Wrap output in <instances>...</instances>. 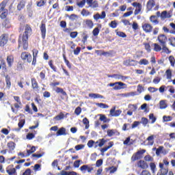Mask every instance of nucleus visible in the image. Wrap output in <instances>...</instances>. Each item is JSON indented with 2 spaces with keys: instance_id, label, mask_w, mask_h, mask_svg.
<instances>
[{
  "instance_id": "1",
  "label": "nucleus",
  "mask_w": 175,
  "mask_h": 175,
  "mask_svg": "<svg viewBox=\"0 0 175 175\" xmlns=\"http://www.w3.org/2000/svg\"><path fill=\"white\" fill-rule=\"evenodd\" d=\"M85 2L88 5V8H92V9H96V8H99V2L96 0H82L79 3H77V5L79 8H84Z\"/></svg>"
},
{
  "instance_id": "2",
  "label": "nucleus",
  "mask_w": 175,
  "mask_h": 175,
  "mask_svg": "<svg viewBox=\"0 0 175 175\" xmlns=\"http://www.w3.org/2000/svg\"><path fill=\"white\" fill-rule=\"evenodd\" d=\"M28 36H25V34H20L18 36V48L23 46V49L27 51L28 50L29 44H28Z\"/></svg>"
},
{
  "instance_id": "3",
  "label": "nucleus",
  "mask_w": 175,
  "mask_h": 175,
  "mask_svg": "<svg viewBox=\"0 0 175 175\" xmlns=\"http://www.w3.org/2000/svg\"><path fill=\"white\" fill-rule=\"evenodd\" d=\"M145 152H146V150L144 149L138 150L137 152H135L131 158V162H136V161H139V159H142Z\"/></svg>"
},
{
  "instance_id": "4",
  "label": "nucleus",
  "mask_w": 175,
  "mask_h": 175,
  "mask_svg": "<svg viewBox=\"0 0 175 175\" xmlns=\"http://www.w3.org/2000/svg\"><path fill=\"white\" fill-rule=\"evenodd\" d=\"M109 86L113 87L114 91H119L120 90H124V88H126V85L121 81L109 83Z\"/></svg>"
},
{
  "instance_id": "5",
  "label": "nucleus",
  "mask_w": 175,
  "mask_h": 175,
  "mask_svg": "<svg viewBox=\"0 0 175 175\" xmlns=\"http://www.w3.org/2000/svg\"><path fill=\"white\" fill-rule=\"evenodd\" d=\"M21 58L23 61H27L29 64L32 62V55L29 52H22Z\"/></svg>"
},
{
  "instance_id": "6",
  "label": "nucleus",
  "mask_w": 175,
  "mask_h": 175,
  "mask_svg": "<svg viewBox=\"0 0 175 175\" xmlns=\"http://www.w3.org/2000/svg\"><path fill=\"white\" fill-rule=\"evenodd\" d=\"M8 42H9V35L3 33L0 36V47H5V44H8Z\"/></svg>"
},
{
  "instance_id": "7",
  "label": "nucleus",
  "mask_w": 175,
  "mask_h": 175,
  "mask_svg": "<svg viewBox=\"0 0 175 175\" xmlns=\"http://www.w3.org/2000/svg\"><path fill=\"white\" fill-rule=\"evenodd\" d=\"M157 40L160 43V46H165L167 43V37L165 34H160L157 37Z\"/></svg>"
},
{
  "instance_id": "8",
  "label": "nucleus",
  "mask_w": 175,
  "mask_h": 175,
  "mask_svg": "<svg viewBox=\"0 0 175 175\" xmlns=\"http://www.w3.org/2000/svg\"><path fill=\"white\" fill-rule=\"evenodd\" d=\"M131 5L132 6H133V8H135V10L134 11L135 16H137V14H139V13L142 12V3L134 2Z\"/></svg>"
},
{
  "instance_id": "9",
  "label": "nucleus",
  "mask_w": 175,
  "mask_h": 175,
  "mask_svg": "<svg viewBox=\"0 0 175 175\" xmlns=\"http://www.w3.org/2000/svg\"><path fill=\"white\" fill-rule=\"evenodd\" d=\"M135 166L139 169H143L144 170L148 169V163H147L144 160H139L137 161Z\"/></svg>"
},
{
  "instance_id": "10",
  "label": "nucleus",
  "mask_w": 175,
  "mask_h": 175,
  "mask_svg": "<svg viewBox=\"0 0 175 175\" xmlns=\"http://www.w3.org/2000/svg\"><path fill=\"white\" fill-rule=\"evenodd\" d=\"M94 164L91 165H83L81 166L80 170L81 172H83V173H85V172H88V173H91L92 170H94Z\"/></svg>"
},
{
  "instance_id": "11",
  "label": "nucleus",
  "mask_w": 175,
  "mask_h": 175,
  "mask_svg": "<svg viewBox=\"0 0 175 175\" xmlns=\"http://www.w3.org/2000/svg\"><path fill=\"white\" fill-rule=\"evenodd\" d=\"M40 31L41 32V36L42 39H46V33L47 32V29H46V23L42 21L40 25Z\"/></svg>"
},
{
  "instance_id": "12",
  "label": "nucleus",
  "mask_w": 175,
  "mask_h": 175,
  "mask_svg": "<svg viewBox=\"0 0 175 175\" xmlns=\"http://www.w3.org/2000/svg\"><path fill=\"white\" fill-rule=\"evenodd\" d=\"M31 83L32 90H33V91H36V92H39L40 88H39V83H38V81H36L35 78H31Z\"/></svg>"
},
{
  "instance_id": "13",
  "label": "nucleus",
  "mask_w": 175,
  "mask_h": 175,
  "mask_svg": "<svg viewBox=\"0 0 175 175\" xmlns=\"http://www.w3.org/2000/svg\"><path fill=\"white\" fill-rule=\"evenodd\" d=\"M121 113H122V111L120 109L116 110V107H113L109 111V114L111 117H118L121 115Z\"/></svg>"
},
{
  "instance_id": "14",
  "label": "nucleus",
  "mask_w": 175,
  "mask_h": 175,
  "mask_svg": "<svg viewBox=\"0 0 175 175\" xmlns=\"http://www.w3.org/2000/svg\"><path fill=\"white\" fill-rule=\"evenodd\" d=\"M107 142V139H105L103 138L99 139L97 142H94V148H98V147H103Z\"/></svg>"
},
{
  "instance_id": "15",
  "label": "nucleus",
  "mask_w": 175,
  "mask_h": 175,
  "mask_svg": "<svg viewBox=\"0 0 175 175\" xmlns=\"http://www.w3.org/2000/svg\"><path fill=\"white\" fill-rule=\"evenodd\" d=\"M142 29L146 33H150L152 32V25L150 23H144L142 25Z\"/></svg>"
},
{
  "instance_id": "16",
  "label": "nucleus",
  "mask_w": 175,
  "mask_h": 175,
  "mask_svg": "<svg viewBox=\"0 0 175 175\" xmlns=\"http://www.w3.org/2000/svg\"><path fill=\"white\" fill-rule=\"evenodd\" d=\"M124 66H136L137 65V61L134 59H127L123 62Z\"/></svg>"
},
{
  "instance_id": "17",
  "label": "nucleus",
  "mask_w": 175,
  "mask_h": 175,
  "mask_svg": "<svg viewBox=\"0 0 175 175\" xmlns=\"http://www.w3.org/2000/svg\"><path fill=\"white\" fill-rule=\"evenodd\" d=\"M93 18L96 21H98L99 18L101 20H103V18H106V12L105 11H103L101 12V14H99V13H96L93 16Z\"/></svg>"
},
{
  "instance_id": "18",
  "label": "nucleus",
  "mask_w": 175,
  "mask_h": 175,
  "mask_svg": "<svg viewBox=\"0 0 175 175\" xmlns=\"http://www.w3.org/2000/svg\"><path fill=\"white\" fill-rule=\"evenodd\" d=\"M155 6V0H148L146 3V8L148 12H151L152 10V8Z\"/></svg>"
},
{
  "instance_id": "19",
  "label": "nucleus",
  "mask_w": 175,
  "mask_h": 175,
  "mask_svg": "<svg viewBox=\"0 0 175 175\" xmlns=\"http://www.w3.org/2000/svg\"><path fill=\"white\" fill-rule=\"evenodd\" d=\"M31 33H32V28L31 27V25L28 24L25 25V31L23 34L29 37V35H31Z\"/></svg>"
},
{
  "instance_id": "20",
  "label": "nucleus",
  "mask_w": 175,
  "mask_h": 175,
  "mask_svg": "<svg viewBox=\"0 0 175 175\" xmlns=\"http://www.w3.org/2000/svg\"><path fill=\"white\" fill-rule=\"evenodd\" d=\"M172 14L171 12H167V11H163L161 14V20H165V18H170Z\"/></svg>"
},
{
  "instance_id": "21",
  "label": "nucleus",
  "mask_w": 175,
  "mask_h": 175,
  "mask_svg": "<svg viewBox=\"0 0 175 175\" xmlns=\"http://www.w3.org/2000/svg\"><path fill=\"white\" fill-rule=\"evenodd\" d=\"M14 62V56H13V55H10L7 56V64L9 68H12Z\"/></svg>"
},
{
  "instance_id": "22",
  "label": "nucleus",
  "mask_w": 175,
  "mask_h": 175,
  "mask_svg": "<svg viewBox=\"0 0 175 175\" xmlns=\"http://www.w3.org/2000/svg\"><path fill=\"white\" fill-rule=\"evenodd\" d=\"M107 133L109 137H111V136H114V135H118V136L120 135V132L116 129H109L107 130Z\"/></svg>"
},
{
  "instance_id": "23",
  "label": "nucleus",
  "mask_w": 175,
  "mask_h": 175,
  "mask_svg": "<svg viewBox=\"0 0 175 175\" xmlns=\"http://www.w3.org/2000/svg\"><path fill=\"white\" fill-rule=\"evenodd\" d=\"M84 25H85L90 29L94 28V22L91 19H86L84 21Z\"/></svg>"
},
{
  "instance_id": "24",
  "label": "nucleus",
  "mask_w": 175,
  "mask_h": 175,
  "mask_svg": "<svg viewBox=\"0 0 175 175\" xmlns=\"http://www.w3.org/2000/svg\"><path fill=\"white\" fill-rule=\"evenodd\" d=\"M25 3H27V1L25 0H21L17 5V10L18 12H21L24 8H25Z\"/></svg>"
},
{
  "instance_id": "25",
  "label": "nucleus",
  "mask_w": 175,
  "mask_h": 175,
  "mask_svg": "<svg viewBox=\"0 0 175 175\" xmlns=\"http://www.w3.org/2000/svg\"><path fill=\"white\" fill-rule=\"evenodd\" d=\"M108 144H109L108 146H105L100 149V152L102 153V155H103V153L106 152V151H107V150L113 147V146H114V142H109Z\"/></svg>"
},
{
  "instance_id": "26",
  "label": "nucleus",
  "mask_w": 175,
  "mask_h": 175,
  "mask_svg": "<svg viewBox=\"0 0 175 175\" xmlns=\"http://www.w3.org/2000/svg\"><path fill=\"white\" fill-rule=\"evenodd\" d=\"M81 42L82 43H83V44H85V43H87V40L88 39V38H90V36H88V33H87V31H83L82 34H81Z\"/></svg>"
},
{
  "instance_id": "27",
  "label": "nucleus",
  "mask_w": 175,
  "mask_h": 175,
  "mask_svg": "<svg viewBox=\"0 0 175 175\" xmlns=\"http://www.w3.org/2000/svg\"><path fill=\"white\" fill-rule=\"evenodd\" d=\"M149 20H150V23H152L154 25H157V24H159V21H158V18L155 15L150 16Z\"/></svg>"
},
{
  "instance_id": "28",
  "label": "nucleus",
  "mask_w": 175,
  "mask_h": 175,
  "mask_svg": "<svg viewBox=\"0 0 175 175\" xmlns=\"http://www.w3.org/2000/svg\"><path fill=\"white\" fill-rule=\"evenodd\" d=\"M152 47H153V51H156V53H159V51L162 50V46L159 45L158 43L152 44Z\"/></svg>"
},
{
  "instance_id": "29",
  "label": "nucleus",
  "mask_w": 175,
  "mask_h": 175,
  "mask_svg": "<svg viewBox=\"0 0 175 175\" xmlns=\"http://www.w3.org/2000/svg\"><path fill=\"white\" fill-rule=\"evenodd\" d=\"M8 2H9V0H3L0 3V13H2V12H5V8H6V5H8Z\"/></svg>"
},
{
  "instance_id": "30",
  "label": "nucleus",
  "mask_w": 175,
  "mask_h": 175,
  "mask_svg": "<svg viewBox=\"0 0 175 175\" xmlns=\"http://www.w3.org/2000/svg\"><path fill=\"white\" fill-rule=\"evenodd\" d=\"M55 91L57 94H62V95H63V96H68V94H66V92H65L63 88H61L59 87H57L55 88Z\"/></svg>"
},
{
  "instance_id": "31",
  "label": "nucleus",
  "mask_w": 175,
  "mask_h": 175,
  "mask_svg": "<svg viewBox=\"0 0 175 175\" xmlns=\"http://www.w3.org/2000/svg\"><path fill=\"white\" fill-rule=\"evenodd\" d=\"M115 79L118 80H122V81H125V80H128V79H129V77L123 76L120 74H115Z\"/></svg>"
},
{
  "instance_id": "32",
  "label": "nucleus",
  "mask_w": 175,
  "mask_h": 175,
  "mask_svg": "<svg viewBox=\"0 0 175 175\" xmlns=\"http://www.w3.org/2000/svg\"><path fill=\"white\" fill-rule=\"evenodd\" d=\"M62 135H66V129L65 128H60L56 133V136H62Z\"/></svg>"
},
{
  "instance_id": "33",
  "label": "nucleus",
  "mask_w": 175,
  "mask_h": 175,
  "mask_svg": "<svg viewBox=\"0 0 175 175\" xmlns=\"http://www.w3.org/2000/svg\"><path fill=\"white\" fill-rule=\"evenodd\" d=\"M11 78L9 75L5 76V83L7 85V88L10 90V87H12V81H10Z\"/></svg>"
},
{
  "instance_id": "34",
  "label": "nucleus",
  "mask_w": 175,
  "mask_h": 175,
  "mask_svg": "<svg viewBox=\"0 0 175 175\" xmlns=\"http://www.w3.org/2000/svg\"><path fill=\"white\" fill-rule=\"evenodd\" d=\"M48 64L53 72H57V66L54 65V61L53 59L49 60Z\"/></svg>"
},
{
  "instance_id": "35",
  "label": "nucleus",
  "mask_w": 175,
  "mask_h": 175,
  "mask_svg": "<svg viewBox=\"0 0 175 175\" xmlns=\"http://www.w3.org/2000/svg\"><path fill=\"white\" fill-rule=\"evenodd\" d=\"M6 172L9 175H17V172L16 171V168L7 169Z\"/></svg>"
},
{
  "instance_id": "36",
  "label": "nucleus",
  "mask_w": 175,
  "mask_h": 175,
  "mask_svg": "<svg viewBox=\"0 0 175 175\" xmlns=\"http://www.w3.org/2000/svg\"><path fill=\"white\" fill-rule=\"evenodd\" d=\"M99 116V121H103L104 123L109 122V121H110V120H109L107 117L103 114H100Z\"/></svg>"
},
{
  "instance_id": "37",
  "label": "nucleus",
  "mask_w": 175,
  "mask_h": 175,
  "mask_svg": "<svg viewBox=\"0 0 175 175\" xmlns=\"http://www.w3.org/2000/svg\"><path fill=\"white\" fill-rule=\"evenodd\" d=\"M154 135H150L146 139V140L148 142V146L154 145Z\"/></svg>"
},
{
  "instance_id": "38",
  "label": "nucleus",
  "mask_w": 175,
  "mask_h": 175,
  "mask_svg": "<svg viewBox=\"0 0 175 175\" xmlns=\"http://www.w3.org/2000/svg\"><path fill=\"white\" fill-rule=\"evenodd\" d=\"M8 147L11 151H13V150L16 148V143L14 142H10L8 143Z\"/></svg>"
},
{
  "instance_id": "39",
  "label": "nucleus",
  "mask_w": 175,
  "mask_h": 175,
  "mask_svg": "<svg viewBox=\"0 0 175 175\" xmlns=\"http://www.w3.org/2000/svg\"><path fill=\"white\" fill-rule=\"evenodd\" d=\"M8 14H9V12L8 10H5L1 14H0V18L1 20H5L8 17Z\"/></svg>"
},
{
  "instance_id": "40",
  "label": "nucleus",
  "mask_w": 175,
  "mask_h": 175,
  "mask_svg": "<svg viewBox=\"0 0 175 175\" xmlns=\"http://www.w3.org/2000/svg\"><path fill=\"white\" fill-rule=\"evenodd\" d=\"M64 118H65V115L64 114V113L61 112L59 115L56 116L54 118V120H55L56 121H60V120H64Z\"/></svg>"
},
{
  "instance_id": "41",
  "label": "nucleus",
  "mask_w": 175,
  "mask_h": 175,
  "mask_svg": "<svg viewBox=\"0 0 175 175\" xmlns=\"http://www.w3.org/2000/svg\"><path fill=\"white\" fill-rule=\"evenodd\" d=\"M82 122L85 126V129H88V128H90V120H88V118H84Z\"/></svg>"
},
{
  "instance_id": "42",
  "label": "nucleus",
  "mask_w": 175,
  "mask_h": 175,
  "mask_svg": "<svg viewBox=\"0 0 175 175\" xmlns=\"http://www.w3.org/2000/svg\"><path fill=\"white\" fill-rule=\"evenodd\" d=\"M137 64H139V65H148L150 62H148L147 59H141L139 62H137Z\"/></svg>"
},
{
  "instance_id": "43",
  "label": "nucleus",
  "mask_w": 175,
  "mask_h": 175,
  "mask_svg": "<svg viewBox=\"0 0 175 175\" xmlns=\"http://www.w3.org/2000/svg\"><path fill=\"white\" fill-rule=\"evenodd\" d=\"M144 46L145 50H146L148 53H151V45H150V43L144 42Z\"/></svg>"
},
{
  "instance_id": "44",
  "label": "nucleus",
  "mask_w": 175,
  "mask_h": 175,
  "mask_svg": "<svg viewBox=\"0 0 175 175\" xmlns=\"http://www.w3.org/2000/svg\"><path fill=\"white\" fill-rule=\"evenodd\" d=\"M36 151V148L35 146H32L30 150H27V154L26 155V157H29L30 154H33V152H35Z\"/></svg>"
},
{
  "instance_id": "45",
  "label": "nucleus",
  "mask_w": 175,
  "mask_h": 175,
  "mask_svg": "<svg viewBox=\"0 0 175 175\" xmlns=\"http://www.w3.org/2000/svg\"><path fill=\"white\" fill-rule=\"evenodd\" d=\"M160 105V109H166V107H167V104H166V101L165 100H161L159 103Z\"/></svg>"
},
{
  "instance_id": "46",
  "label": "nucleus",
  "mask_w": 175,
  "mask_h": 175,
  "mask_svg": "<svg viewBox=\"0 0 175 175\" xmlns=\"http://www.w3.org/2000/svg\"><path fill=\"white\" fill-rule=\"evenodd\" d=\"M149 120L151 121V124H154L155 121H157V118L154 116V113H150Z\"/></svg>"
},
{
  "instance_id": "47",
  "label": "nucleus",
  "mask_w": 175,
  "mask_h": 175,
  "mask_svg": "<svg viewBox=\"0 0 175 175\" xmlns=\"http://www.w3.org/2000/svg\"><path fill=\"white\" fill-rule=\"evenodd\" d=\"M170 62V65L171 66H174L175 65V59H174V56L173 55H170L168 58Z\"/></svg>"
},
{
  "instance_id": "48",
  "label": "nucleus",
  "mask_w": 175,
  "mask_h": 175,
  "mask_svg": "<svg viewBox=\"0 0 175 175\" xmlns=\"http://www.w3.org/2000/svg\"><path fill=\"white\" fill-rule=\"evenodd\" d=\"M129 109H130V111H136V110H137V105L129 104Z\"/></svg>"
},
{
  "instance_id": "49",
  "label": "nucleus",
  "mask_w": 175,
  "mask_h": 175,
  "mask_svg": "<svg viewBox=\"0 0 175 175\" xmlns=\"http://www.w3.org/2000/svg\"><path fill=\"white\" fill-rule=\"evenodd\" d=\"M107 170H110L109 173L111 174H113V173H116L117 172V167L111 166L107 168Z\"/></svg>"
},
{
  "instance_id": "50",
  "label": "nucleus",
  "mask_w": 175,
  "mask_h": 175,
  "mask_svg": "<svg viewBox=\"0 0 175 175\" xmlns=\"http://www.w3.org/2000/svg\"><path fill=\"white\" fill-rule=\"evenodd\" d=\"M165 75L167 80H170L172 79V70L168 69L165 71Z\"/></svg>"
},
{
  "instance_id": "51",
  "label": "nucleus",
  "mask_w": 175,
  "mask_h": 175,
  "mask_svg": "<svg viewBox=\"0 0 175 175\" xmlns=\"http://www.w3.org/2000/svg\"><path fill=\"white\" fill-rule=\"evenodd\" d=\"M25 124V120L22 119V120H19V122L18 123L19 129H21L24 126Z\"/></svg>"
},
{
  "instance_id": "52",
  "label": "nucleus",
  "mask_w": 175,
  "mask_h": 175,
  "mask_svg": "<svg viewBox=\"0 0 175 175\" xmlns=\"http://www.w3.org/2000/svg\"><path fill=\"white\" fill-rule=\"evenodd\" d=\"M160 173L163 175H166L167 174L168 172H169V168L167 167L162 168L160 170Z\"/></svg>"
},
{
  "instance_id": "53",
  "label": "nucleus",
  "mask_w": 175,
  "mask_h": 175,
  "mask_svg": "<svg viewBox=\"0 0 175 175\" xmlns=\"http://www.w3.org/2000/svg\"><path fill=\"white\" fill-rule=\"evenodd\" d=\"M46 5V0H40V1H37V6L38 8H42V6H44Z\"/></svg>"
},
{
  "instance_id": "54",
  "label": "nucleus",
  "mask_w": 175,
  "mask_h": 175,
  "mask_svg": "<svg viewBox=\"0 0 175 175\" xmlns=\"http://www.w3.org/2000/svg\"><path fill=\"white\" fill-rule=\"evenodd\" d=\"M100 30H99V27H96L92 31V34L94 36H98L99 35V32Z\"/></svg>"
},
{
  "instance_id": "55",
  "label": "nucleus",
  "mask_w": 175,
  "mask_h": 175,
  "mask_svg": "<svg viewBox=\"0 0 175 175\" xmlns=\"http://www.w3.org/2000/svg\"><path fill=\"white\" fill-rule=\"evenodd\" d=\"M167 44L165 45H163L162 47V50L163 51H165V53H166L167 54H170V53H172V51L170 50H169V48H167V46H166Z\"/></svg>"
},
{
  "instance_id": "56",
  "label": "nucleus",
  "mask_w": 175,
  "mask_h": 175,
  "mask_svg": "<svg viewBox=\"0 0 175 175\" xmlns=\"http://www.w3.org/2000/svg\"><path fill=\"white\" fill-rule=\"evenodd\" d=\"M170 42V44L172 46V47H175V38L174 37H171L168 39Z\"/></svg>"
},
{
  "instance_id": "57",
  "label": "nucleus",
  "mask_w": 175,
  "mask_h": 175,
  "mask_svg": "<svg viewBox=\"0 0 175 175\" xmlns=\"http://www.w3.org/2000/svg\"><path fill=\"white\" fill-rule=\"evenodd\" d=\"M141 124H143L144 126H146L148 124V119L146 118H142Z\"/></svg>"
},
{
  "instance_id": "58",
  "label": "nucleus",
  "mask_w": 175,
  "mask_h": 175,
  "mask_svg": "<svg viewBox=\"0 0 175 175\" xmlns=\"http://www.w3.org/2000/svg\"><path fill=\"white\" fill-rule=\"evenodd\" d=\"M163 120L164 122H169V121H172L173 120V118L172 116H164L163 117Z\"/></svg>"
},
{
  "instance_id": "59",
  "label": "nucleus",
  "mask_w": 175,
  "mask_h": 175,
  "mask_svg": "<svg viewBox=\"0 0 175 175\" xmlns=\"http://www.w3.org/2000/svg\"><path fill=\"white\" fill-rule=\"evenodd\" d=\"M117 36H119V38H126V34L124 33V31H118L116 32Z\"/></svg>"
},
{
  "instance_id": "60",
  "label": "nucleus",
  "mask_w": 175,
  "mask_h": 175,
  "mask_svg": "<svg viewBox=\"0 0 175 175\" xmlns=\"http://www.w3.org/2000/svg\"><path fill=\"white\" fill-rule=\"evenodd\" d=\"M82 16H91V12H90L88 10L83 9L81 11Z\"/></svg>"
},
{
  "instance_id": "61",
  "label": "nucleus",
  "mask_w": 175,
  "mask_h": 175,
  "mask_svg": "<svg viewBox=\"0 0 175 175\" xmlns=\"http://www.w3.org/2000/svg\"><path fill=\"white\" fill-rule=\"evenodd\" d=\"M150 166L152 170V173H155V169H157V165H155V163H150Z\"/></svg>"
},
{
  "instance_id": "62",
  "label": "nucleus",
  "mask_w": 175,
  "mask_h": 175,
  "mask_svg": "<svg viewBox=\"0 0 175 175\" xmlns=\"http://www.w3.org/2000/svg\"><path fill=\"white\" fill-rule=\"evenodd\" d=\"M109 27H111V28H117V22H116V21H111V23L109 24Z\"/></svg>"
},
{
  "instance_id": "63",
  "label": "nucleus",
  "mask_w": 175,
  "mask_h": 175,
  "mask_svg": "<svg viewBox=\"0 0 175 175\" xmlns=\"http://www.w3.org/2000/svg\"><path fill=\"white\" fill-rule=\"evenodd\" d=\"M75 113L76 114V116H80V114L81 113V107H77L75 110Z\"/></svg>"
},
{
  "instance_id": "64",
  "label": "nucleus",
  "mask_w": 175,
  "mask_h": 175,
  "mask_svg": "<svg viewBox=\"0 0 175 175\" xmlns=\"http://www.w3.org/2000/svg\"><path fill=\"white\" fill-rule=\"evenodd\" d=\"M85 146L84 144H79L75 146V148L76 150V151H79V150H83V148H84Z\"/></svg>"
}]
</instances>
